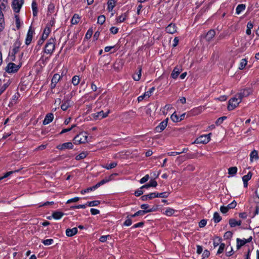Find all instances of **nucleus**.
Listing matches in <instances>:
<instances>
[{"instance_id":"60","label":"nucleus","mask_w":259,"mask_h":259,"mask_svg":"<svg viewBox=\"0 0 259 259\" xmlns=\"http://www.w3.org/2000/svg\"><path fill=\"white\" fill-rule=\"evenodd\" d=\"M149 179V177L148 175H145L144 177H143L141 180H140V183L141 184H143L147 182Z\"/></svg>"},{"instance_id":"38","label":"nucleus","mask_w":259,"mask_h":259,"mask_svg":"<svg viewBox=\"0 0 259 259\" xmlns=\"http://www.w3.org/2000/svg\"><path fill=\"white\" fill-rule=\"evenodd\" d=\"M79 17L77 14H74L71 20V23L72 24H76L79 21Z\"/></svg>"},{"instance_id":"13","label":"nucleus","mask_w":259,"mask_h":259,"mask_svg":"<svg viewBox=\"0 0 259 259\" xmlns=\"http://www.w3.org/2000/svg\"><path fill=\"white\" fill-rule=\"evenodd\" d=\"M252 240V237H250L248 239H240L239 238L237 239V248H239L245 244L246 243L249 242Z\"/></svg>"},{"instance_id":"27","label":"nucleus","mask_w":259,"mask_h":259,"mask_svg":"<svg viewBox=\"0 0 259 259\" xmlns=\"http://www.w3.org/2000/svg\"><path fill=\"white\" fill-rule=\"evenodd\" d=\"M141 208L143 209V211H147L146 213L152 212L154 210L153 208H150V206L148 204H142Z\"/></svg>"},{"instance_id":"17","label":"nucleus","mask_w":259,"mask_h":259,"mask_svg":"<svg viewBox=\"0 0 259 259\" xmlns=\"http://www.w3.org/2000/svg\"><path fill=\"white\" fill-rule=\"evenodd\" d=\"M77 228L76 227L66 230V235L68 237H72L77 233Z\"/></svg>"},{"instance_id":"52","label":"nucleus","mask_w":259,"mask_h":259,"mask_svg":"<svg viewBox=\"0 0 259 259\" xmlns=\"http://www.w3.org/2000/svg\"><path fill=\"white\" fill-rule=\"evenodd\" d=\"M109 180L108 179H103L102 181H101L100 182H99V183H98L95 185H96L97 188H98L101 186H102V185L105 184V183H107L108 182H109Z\"/></svg>"},{"instance_id":"18","label":"nucleus","mask_w":259,"mask_h":259,"mask_svg":"<svg viewBox=\"0 0 259 259\" xmlns=\"http://www.w3.org/2000/svg\"><path fill=\"white\" fill-rule=\"evenodd\" d=\"M181 71L182 69L180 67H178V66L176 67L174 69L171 74V77L174 79H176L180 74Z\"/></svg>"},{"instance_id":"10","label":"nucleus","mask_w":259,"mask_h":259,"mask_svg":"<svg viewBox=\"0 0 259 259\" xmlns=\"http://www.w3.org/2000/svg\"><path fill=\"white\" fill-rule=\"evenodd\" d=\"M155 88H151L149 91L145 92L142 95H141L138 97V102L142 101L145 98H149L154 91Z\"/></svg>"},{"instance_id":"58","label":"nucleus","mask_w":259,"mask_h":259,"mask_svg":"<svg viewBox=\"0 0 259 259\" xmlns=\"http://www.w3.org/2000/svg\"><path fill=\"white\" fill-rule=\"evenodd\" d=\"M148 184H149L150 187H155L157 185V183L154 180H150Z\"/></svg>"},{"instance_id":"55","label":"nucleus","mask_w":259,"mask_h":259,"mask_svg":"<svg viewBox=\"0 0 259 259\" xmlns=\"http://www.w3.org/2000/svg\"><path fill=\"white\" fill-rule=\"evenodd\" d=\"M142 189H143V188H141V187L139 189H138V190L135 191V193H134L135 195L137 197H138V196H141L142 194H143L144 192L142 190Z\"/></svg>"},{"instance_id":"49","label":"nucleus","mask_w":259,"mask_h":259,"mask_svg":"<svg viewBox=\"0 0 259 259\" xmlns=\"http://www.w3.org/2000/svg\"><path fill=\"white\" fill-rule=\"evenodd\" d=\"M175 212V210L174 209L168 208L165 211V214L167 216H171Z\"/></svg>"},{"instance_id":"28","label":"nucleus","mask_w":259,"mask_h":259,"mask_svg":"<svg viewBox=\"0 0 259 259\" xmlns=\"http://www.w3.org/2000/svg\"><path fill=\"white\" fill-rule=\"evenodd\" d=\"M80 82V77L78 75H74L71 79V83L75 86L77 85Z\"/></svg>"},{"instance_id":"33","label":"nucleus","mask_w":259,"mask_h":259,"mask_svg":"<svg viewBox=\"0 0 259 259\" xmlns=\"http://www.w3.org/2000/svg\"><path fill=\"white\" fill-rule=\"evenodd\" d=\"M247 61L246 59H242L241 60L240 63L239 64V69L243 70L245 66L247 65Z\"/></svg>"},{"instance_id":"5","label":"nucleus","mask_w":259,"mask_h":259,"mask_svg":"<svg viewBox=\"0 0 259 259\" xmlns=\"http://www.w3.org/2000/svg\"><path fill=\"white\" fill-rule=\"evenodd\" d=\"M24 3V0H13L12 7L15 13H19Z\"/></svg>"},{"instance_id":"45","label":"nucleus","mask_w":259,"mask_h":259,"mask_svg":"<svg viewBox=\"0 0 259 259\" xmlns=\"http://www.w3.org/2000/svg\"><path fill=\"white\" fill-rule=\"evenodd\" d=\"M106 20V18L104 15H100L98 18L97 23L99 24H103Z\"/></svg>"},{"instance_id":"50","label":"nucleus","mask_w":259,"mask_h":259,"mask_svg":"<svg viewBox=\"0 0 259 259\" xmlns=\"http://www.w3.org/2000/svg\"><path fill=\"white\" fill-rule=\"evenodd\" d=\"M171 119L175 122H177L179 121V117L177 115L176 112H174L172 113V114L171 115Z\"/></svg>"},{"instance_id":"8","label":"nucleus","mask_w":259,"mask_h":259,"mask_svg":"<svg viewBox=\"0 0 259 259\" xmlns=\"http://www.w3.org/2000/svg\"><path fill=\"white\" fill-rule=\"evenodd\" d=\"M168 118H167L162 122H161L156 127L155 131L156 132L160 133L163 131L166 126L167 125Z\"/></svg>"},{"instance_id":"56","label":"nucleus","mask_w":259,"mask_h":259,"mask_svg":"<svg viewBox=\"0 0 259 259\" xmlns=\"http://www.w3.org/2000/svg\"><path fill=\"white\" fill-rule=\"evenodd\" d=\"M93 34V30L92 29H89L85 35V38L89 39H90Z\"/></svg>"},{"instance_id":"29","label":"nucleus","mask_w":259,"mask_h":259,"mask_svg":"<svg viewBox=\"0 0 259 259\" xmlns=\"http://www.w3.org/2000/svg\"><path fill=\"white\" fill-rule=\"evenodd\" d=\"M213 220L215 223H218L222 220V217L218 212H215L213 213Z\"/></svg>"},{"instance_id":"32","label":"nucleus","mask_w":259,"mask_h":259,"mask_svg":"<svg viewBox=\"0 0 259 259\" xmlns=\"http://www.w3.org/2000/svg\"><path fill=\"white\" fill-rule=\"evenodd\" d=\"M70 106V103L69 101H64L61 105V108L63 111H66Z\"/></svg>"},{"instance_id":"30","label":"nucleus","mask_w":259,"mask_h":259,"mask_svg":"<svg viewBox=\"0 0 259 259\" xmlns=\"http://www.w3.org/2000/svg\"><path fill=\"white\" fill-rule=\"evenodd\" d=\"M171 108L172 107L171 105L167 104L161 109V111L163 114L166 115L167 114L168 110H170Z\"/></svg>"},{"instance_id":"2","label":"nucleus","mask_w":259,"mask_h":259,"mask_svg":"<svg viewBox=\"0 0 259 259\" xmlns=\"http://www.w3.org/2000/svg\"><path fill=\"white\" fill-rule=\"evenodd\" d=\"M88 138L87 133L81 132L74 138L73 143L76 145L85 143L88 141Z\"/></svg>"},{"instance_id":"43","label":"nucleus","mask_w":259,"mask_h":259,"mask_svg":"<svg viewBox=\"0 0 259 259\" xmlns=\"http://www.w3.org/2000/svg\"><path fill=\"white\" fill-rule=\"evenodd\" d=\"M251 177L252 173L251 172H249L247 175H244L242 177V181H245V182H248V181L251 179Z\"/></svg>"},{"instance_id":"35","label":"nucleus","mask_w":259,"mask_h":259,"mask_svg":"<svg viewBox=\"0 0 259 259\" xmlns=\"http://www.w3.org/2000/svg\"><path fill=\"white\" fill-rule=\"evenodd\" d=\"M141 68H140L137 73L133 76V78L135 81H139L140 79L141 76Z\"/></svg>"},{"instance_id":"21","label":"nucleus","mask_w":259,"mask_h":259,"mask_svg":"<svg viewBox=\"0 0 259 259\" xmlns=\"http://www.w3.org/2000/svg\"><path fill=\"white\" fill-rule=\"evenodd\" d=\"M215 35V32L214 30L211 29L208 31L206 35V39L207 41H210Z\"/></svg>"},{"instance_id":"63","label":"nucleus","mask_w":259,"mask_h":259,"mask_svg":"<svg viewBox=\"0 0 259 259\" xmlns=\"http://www.w3.org/2000/svg\"><path fill=\"white\" fill-rule=\"evenodd\" d=\"M229 209V208H228L227 206H221V207H220V211L223 213H226V212H228Z\"/></svg>"},{"instance_id":"23","label":"nucleus","mask_w":259,"mask_h":259,"mask_svg":"<svg viewBox=\"0 0 259 259\" xmlns=\"http://www.w3.org/2000/svg\"><path fill=\"white\" fill-rule=\"evenodd\" d=\"M64 213L61 211H55L52 213V217L55 220L60 219L63 215Z\"/></svg>"},{"instance_id":"46","label":"nucleus","mask_w":259,"mask_h":259,"mask_svg":"<svg viewBox=\"0 0 259 259\" xmlns=\"http://www.w3.org/2000/svg\"><path fill=\"white\" fill-rule=\"evenodd\" d=\"M42 242L45 245H50L53 243L54 240L52 239H47L43 240Z\"/></svg>"},{"instance_id":"14","label":"nucleus","mask_w":259,"mask_h":259,"mask_svg":"<svg viewBox=\"0 0 259 259\" xmlns=\"http://www.w3.org/2000/svg\"><path fill=\"white\" fill-rule=\"evenodd\" d=\"M54 119V115L52 113H50L46 114L45 119L42 121L44 125H47L51 122Z\"/></svg>"},{"instance_id":"41","label":"nucleus","mask_w":259,"mask_h":259,"mask_svg":"<svg viewBox=\"0 0 259 259\" xmlns=\"http://www.w3.org/2000/svg\"><path fill=\"white\" fill-rule=\"evenodd\" d=\"M87 156V153L85 152H83L80 153L78 155H77L75 157V159L76 160H79L80 159H82L85 158Z\"/></svg>"},{"instance_id":"6","label":"nucleus","mask_w":259,"mask_h":259,"mask_svg":"<svg viewBox=\"0 0 259 259\" xmlns=\"http://www.w3.org/2000/svg\"><path fill=\"white\" fill-rule=\"evenodd\" d=\"M210 134L202 135L197 138L194 143L196 144H206L210 141Z\"/></svg>"},{"instance_id":"4","label":"nucleus","mask_w":259,"mask_h":259,"mask_svg":"<svg viewBox=\"0 0 259 259\" xmlns=\"http://www.w3.org/2000/svg\"><path fill=\"white\" fill-rule=\"evenodd\" d=\"M21 66V64L16 65L11 62L8 64L6 71L8 73H15L18 71Z\"/></svg>"},{"instance_id":"53","label":"nucleus","mask_w":259,"mask_h":259,"mask_svg":"<svg viewBox=\"0 0 259 259\" xmlns=\"http://www.w3.org/2000/svg\"><path fill=\"white\" fill-rule=\"evenodd\" d=\"M20 171V169H18V170H13V171H8L7 172H6L4 176H3V178H8V177L10 176L11 175H12L13 174L15 173V172H18Z\"/></svg>"},{"instance_id":"42","label":"nucleus","mask_w":259,"mask_h":259,"mask_svg":"<svg viewBox=\"0 0 259 259\" xmlns=\"http://www.w3.org/2000/svg\"><path fill=\"white\" fill-rule=\"evenodd\" d=\"M61 76L58 74H55L52 79V82L53 83H57L61 79Z\"/></svg>"},{"instance_id":"26","label":"nucleus","mask_w":259,"mask_h":259,"mask_svg":"<svg viewBox=\"0 0 259 259\" xmlns=\"http://www.w3.org/2000/svg\"><path fill=\"white\" fill-rule=\"evenodd\" d=\"M127 16V14L126 13H124L122 14L120 16H119L116 18L117 22L118 23H121L124 22L126 20Z\"/></svg>"},{"instance_id":"3","label":"nucleus","mask_w":259,"mask_h":259,"mask_svg":"<svg viewBox=\"0 0 259 259\" xmlns=\"http://www.w3.org/2000/svg\"><path fill=\"white\" fill-rule=\"evenodd\" d=\"M241 102V99L238 97H236V95L234 97L229 100L227 107L228 109L229 110L234 109Z\"/></svg>"},{"instance_id":"16","label":"nucleus","mask_w":259,"mask_h":259,"mask_svg":"<svg viewBox=\"0 0 259 259\" xmlns=\"http://www.w3.org/2000/svg\"><path fill=\"white\" fill-rule=\"evenodd\" d=\"M33 33V31H32L31 30V28H30L27 32L26 38L25 39V44L26 45L28 46L31 43L32 39Z\"/></svg>"},{"instance_id":"44","label":"nucleus","mask_w":259,"mask_h":259,"mask_svg":"<svg viewBox=\"0 0 259 259\" xmlns=\"http://www.w3.org/2000/svg\"><path fill=\"white\" fill-rule=\"evenodd\" d=\"M117 162H114L110 164H107L106 166H103L107 169H110L115 167L117 166Z\"/></svg>"},{"instance_id":"40","label":"nucleus","mask_w":259,"mask_h":259,"mask_svg":"<svg viewBox=\"0 0 259 259\" xmlns=\"http://www.w3.org/2000/svg\"><path fill=\"white\" fill-rule=\"evenodd\" d=\"M55 10V5L51 3L48 5V13L47 15H48L49 14H51L54 12Z\"/></svg>"},{"instance_id":"31","label":"nucleus","mask_w":259,"mask_h":259,"mask_svg":"<svg viewBox=\"0 0 259 259\" xmlns=\"http://www.w3.org/2000/svg\"><path fill=\"white\" fill-rule=\"evenodd\" d=\"M32 12L33 15L34 16H36L37 15V4L35 2L33 1L32 3Z\"/></svg>"},{"instance_id":"39","label":"nucleus","mask_w":259,"mask_h":259,"mask_svg":"<svg viewBox=\"0 0 259 259\" xmlns=\"http://www.w3.org/2000/svg\"><path fill=\"white\" fill-rule=\"evenodd\" d=\"M226 255L227 256H230L233 254V250L231 246H228L226 248Z\"/></svg>"},{"instance_id":"34","label":"nucleus","mask_w":259,"mask_h":259,"mask_svg":"<svg viewBox=\"0 0 259 259\" xmlns=\"http://www.w3.org/2000/svg\"><path fill=\"white\" fill-rule=\"evenodd\" d=\"M86 204H87V206L90 207L96 206L100 204V201L99 200H94L89 201Z\"/></svg>"},{"instance_id":"57","label":"nucleus","mask_w":259,"mask_h":259,"mask_svg":"<svg viewBox=\"0 0 259 259\" xmlns=\"http://www.w3.org/2000/svg\"><path fill=\"white\" fill-rule=\"evenodd\" d=\"M87 206V204H80V205H74L73 206H72L71 208L72 209L85 208Z\"/></svg>"},{"instance_id":"15","label":"nucleus","mask_w":259,"mask_h":259,"mask_svg":"<svg viewBox=\"0 0 259 259\" xmlns=\"http://www.w3.org/2000/svg\"><path fill=\"white\" fill-rule=\"evenodd\" d=\"M249 156L251 162H253L254 161L257 160L259 159L258 152L256 150L252 151L250 153Z\"/></svg>"},{"instance_id":"64","label":"nucleus","mask_w":259,"mask_h":259,"mask_svg":"<svg viewBox=\"0 0 259 259\" xmlns=\"http://www.w3.org/2000/svg\"><path fill=\"white\" fill-rule=\"evenodd\" d=\"M51 31V28H50L49 27L46 26V28H45V29L44 30L43 34L49 36Z\"/></svg>"},{"instance_id":"22","label":"nucleus","mask_w":259,"mask_h":259,"mask_svg":"<svg viewBox=\"0 0 259 259\" xmlns=\"http://www.w3.org/2000/svg\"><path fill=\"white\" fill-rule=\"evenodd\" d=\"M116 2L115 0H108L107 5L108 8L107 9L109 12L112 11L113 8L115 6Z\"/></svg>"},{"instance_id":"61","label":"nucleus","mask_w":259,"mask_h":259,"mask_svg":"<svg viewBox=\"0 0 259 259\" xmlns=\"http://www.w3.org/2000/svg\"><path fill=\"white\" fill-rule=\"evenodd\" d=\"M55 23V19L54 18H52L51 20L50 21L49 23H48L46 25V26L50 27L51 28V27H52Z\"/></svg>"},{"instance_id":"51","label":"nucleus","mask_w":259,"mask_h":259,"mask_svg":"<svg viewBox=\"0 0 259 259\" xmlns=\"http://www.w3.org/2000/svg\"><path fill=\"white\" fill-rule=\"evenodd\" d=\"M225 245L224 243H221L219 246V248L218 249V250L217 251V254H220L222 253L225 249Z\"/></svg>"},{"instance_id":"25","label":"nucleus","mask_w":259,"mask_h":259,"mask_svg":"<svg viewBox=\"0 0 259 259\" xmlns=\"http://www.w3.org/2000/svg\"><path fill=\"white\" fill-rule=\"evenodd\" d=\"M169 193L168 192H164L162 193H158L154 192V195H155V198L156 197H160V198H167L169 196Z\"/></svg>"},{"instance_id":"54","label":"nucleus","mask_w":259,"mask_h":259,"mask_svg":"<svg viewBox=\"0 0 259 259\" xmlns=\"http://www.w3.org/2000/svg\"><path fill=\"white\" fill-rule=\"evenodd\" d=\"M232 235L233 233L231 231H227L225 233L224 238L225 239H229L232 237Z\"/></svg>"},{"instance_id":"11","label":"nucleus","mask_w":259,"mask_h":259,"mask_svg":"<svg viewBox=\"0 0 259 259\" xmlns=\"http://www.w3.org/2000/svg\"><path fill=\"white\" fill-rule=\"evenodd\" d=\"M109 112L110 111L109 110L106 113H104L103 111H101L96 113L93 114L92 116L95 119H102L108 116Z\"/></svg>"},{"instance_id":"19","label":"nucleus","mask_w":259,"mask_h":259,"mask_svg":"<svg viewBox=\"0 0 259 259\" xmlns=\"http://www.w3.org/2000/svg\"><path fill=\"white\" fill-rule=\"evenodd\" d=\"M242 222L241 221H236L234 219H231L229 221V224L231 227H235L237 226H240Z\"/></svg>"},{"instance_id":"24","label":"nucleus","mask_w":259,"mask_h":259,"mask_svg":"<svg viewBox=\"0 0 259 259\" xmlns=\"http://www.w3.org/2000/svg\"><path fill=\"white\" fill-rule=\"evenodd\" d=\"M246 8L245 4H239L238 5L236 9V13L237 15L240 14L242 11H243Z\"/></svg>"},{"instance_id":"7","label":"nucleus","mask_w":259,"mask_h":259,"mask_svg":"<svg viewBox=\"0 0 259 259\" xmlns=\"http://www.w3.org/2000/svg\"><path fill=\"white\" fill-rule=\"evenodd\" d=\"M252 92V90L250 88L244 89L240 91V92L236 94V97H238L242 101L244 97H247Z\"/></svg>"},{"instance_id":"12","label":"nucleus","mask_w":259,"mask_h":259,"mask_svg":"<svg viewBox=\"0 0 259 259\" xmlns=\"http://www.w3.org/2000/svg\"><path fill=\"white\" fill-rule=\"evenodd\" d=\"M165 31L169 34H174L177 31V26L175 24L170 23L166 28Z\"/></svg>"},{"instance_id":"47","label":"nucleus","mask_w":259,"mask_h":259,"mask_svg":"<svg viewBox=\"0 0 259 259\" xmlns=\"http://www.w3.org/2000/svg\"><path fill=\"white\" fill-rule=\"evenodd\" d=\"M19 96L20 95L18 93H17L14 95H13L12 97V100L11 103H12V104H15Z\"/></svg>"},{"instance_id":"37","label":"nucleus","mask_w":259,"mask_h":259,"mask_svg":"<svg viewBox=\"0 0 259 259\" xmlns=\"http://www.w3.org/2000/svg\"><path fill=\"white\" fill-rule=\"evenodd\" d=\"M237 167L236 166L231 167L228 169V174L230 175H235L237 172Z\"/></svg>"},{"instance_id":"1","label":"nucleus","mask_w":259,"mask_h":259,"mask_svg":"<svg viewBox=\"0 0 259 259\" xmlns=\"http://www.w3.org/2000/svg\"><path fill=\"white\" fill-rule=\"evenodd\" d=\"M55 49V39L50 38L46 43L44 49V52L45 54L51 55Z\"/></svg>"},{"instance_id":"59","label":"nucleus","mask_w":259,"mask_h":259,"mask_svg":"<svg viewBox=\"0 0 259 259\" xmlns=\"http://www.w3.org/2000/svg\"><path fill=\"white\" fill-rule=\"evenodd\" d=\"M132 224V221L131 219L127 218L126 220L123 223V225L125 226H130Z\"/></svg>"},{"instance_id":"48","label":"nucleus","mask_w":259,"mask_h":259,"mask_svg":"<svg viewBox=\"0 0 259 259\" xmlns=\"http://www.w3.org/2000/svg\"><path fill=\"white\" fill-rule=\"evenodd\" d=\"M16 20V25L17 28L18 29L21 27V22L18 15H15V16Z\"/></svg>"},{"instance_id":"62","label":"nucleus","mask_w":259,"mask_h":259,"mask_svg":"<svg viewBox=\"0 0 259 259\" xmlns=\"http://www.w3.org/2000/svg\"><path fill=\"white\" fill-rule=\"evenodd\" d=\"M237 203L235 200H233L231 203L229 204L227 206L229 209L234 208L236 206Z\"/></svg>"},{"instance_id":"36","label":"nucleus","mask_w":259,"mask_h":259,"mask_svg":"<svg viewBox=\"0 0 259 259\" xmlns=\"http://www.w3.org/2000/svg\"><path fill=\"white\" fill-rule=\"evenodd\" d=\"M191 114L193 115H196L200 114L201 112V107H199L194 108L191 111Z\"/></svg>"},{"instance_id":"20","label":"nucleus","mask_w":259,"mask_h":259,"mask_svg":"<svg viewBox=\"0 0 259 259\" xmlns=\"http://www.w3.org/2000/svg\"><path fill=\"white\" fill-rule=\"evenodd\" d=\"M154 198H155V195L154 192H153L142 196L141 199L142 201H147L148 199L150 200Z\"/></svg>"},{"instance_id":"9","label":"nucleus","mask_w":259,"mask_h":259,"mask_svg":"<svg viewBox=\"0 0 259 259\" xmlns=\"http://www.w3.org/2000/svg\"><path fill=\"white\" fill-rule=\"evenodd\" d=\"M56 148L60 150H64L66 149H72L73 145L71 142H66L58 145Z\"/></svg>"}]
</instances>
